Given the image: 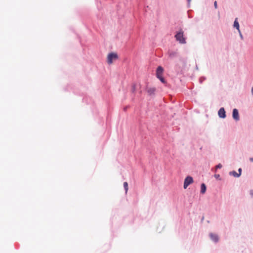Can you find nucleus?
<instances>
[{
	"mask_svg": "<svg viewBox=\"0 0 253 253\" xmlns=\"http://www.w3.org/2000/svg\"><path fill=\"white\" fill-rule=\"evenodd\" d=\"M250 195H251L252 197H253V190H250Z\"/></svg>",
	"mask_w": 253,
	"mask_h": 253,
	"instance_id": "4be33fe9",
	"label": "nucleus"
},
{
	"mask_svg": "<svg viewBox=\"0 0 253 253\" xmlns=\"http://www.w3.org/2000/svg\"><path fill=\"white\" fill-rule=\"evenodd\" d=\"M118 58V55L116 53L111 52L109 53L107 57V62L108 64H112L113 60Z\"/></svg>",
	"mask_w": 253,
	"mask_h": 253,
	"instance_id": "20e7f679",
	"label": "nucleus"
},
{
	"mask_svg": "<svg viewBox=\"0 0 253 253\" xmlns=\"http://www.w3.org/2000/svg\"><path fill=\"white\" fill-rule=\"evenodd\" d=\"M135 90V85L134 84L132 86V91L133 92H134Z\"/></svg>",
	"mask_w": 253,
	"mask_h": 253,
	"instance_id": "aec40b11",
	"label": "nucleus"
},
{
	"mask_svg": "<svg viewBox=\"0 0 253 253\" xmlns=\"http://www.w3.org/2000/svg\"><path fill=\"white\" fill-rule=\"evenodd\" d=\"M232 117L236 121H238L240 120L239 111L237 109H234L232 112Z\"/></svg>",
	"mask_w": 253,
	"mask_h": 253,
	"instance_id": "39448f33",
	"label": "nucleus"
},
{
	"mask_svg": "<svg viewBox=\"0 0 253 253\" xmlns=\"http://www.w3.org/2000/svg\"><path fill=\"white\" fill-rule=\"evenodd\" d=\"M250 161L252 162H253V158H250Z\"/></svg>",
	"mask_w": 253,
	"mask_h": 253,
	"instance_id": "a878e982",
	"label": "nucleus"
},
{
	"mask_svg": "<svg viewBox=\"0 0 253 253\" xmlns=\"http://www.w3.org/2000/svg\"><path fill=\"white\" fill-rule=\"evenodd\" d=\"M209 237L211 240H212L214 243H216L219 241L218 236L216 234L210 233L209 234Z\"/></svg>",
	"mask_w": 253,
	"mask_h": 253,
	"instance_id": "0eeeda50",
	"label": "nucleus"
},
{
	"mask_svg": "<svg viewBox=\"0 0 253 253\" xmlns=\"http://www.w3.org/2000/svg\"><path fill=\"white\" fill-rule=\"evenodd\" d=\"M157 77L159 80H160V79L163 78V77H162V75L157 76Z\"/></svg>",
	"mask_w": 253,
	"mask_h": 253,
	"instance_id": "b1692460",
	"label": "nucleus"
},
{
	"mask_svg": "<svg viewBox=\"0 0 253 253\" xmlns=\"http://www.w3.org/2000/svg\"><path fill=\"white\" fill-rule=\"evenodd\" d=\"M238 174H240V176L241 175V174H242V169L241 168H239L238 169Z\"/></svg>",
	"mask_w": 253,
	"mask_h": 253,
	"instance_id": "a211bd4d",
	"label": "nucleus"
},
{
	"mask_svg": "<svg viewBox=\"0 0 253 253\" xmlns=\"http://www.w3.org/2000/svg\"><path fill=\"white\" fill-rule=\"evenodd\" d=\"M193 179L191 176H187L185 177L184 181L183 188L186 189L187 187L193 182Z\"/></svg>",
	"mask_w": 253,
	"mask_h": 253,
	"instance_id": "f03ea898",
	"label": "nucleus"
},
{
	"mask_svg": "<svg viewBox=\"0 0 253 253\" xmlns=\"http://www.w3.org/2000/svg\"><path fill=\"white\" fill-rule=\"evenodd\" d=\"M155 91V88H148V89H147V92L149 93V94L150 95L154 94Z\"/></svg>",
	"mask_w": 253,
	"mask_h": 253,
	"instance_id": "f8f14e48",
	"label": "nucleus"
},
{
	"mask_svg": "<svg viewBox=\"0 0 253 253\" xmlns=\"http://www.w3.org/2000/svg\"><path fill=\"white\" fill-rule=\"evenodd\" d=\"M161 81V82L163 83H165V80L164 79V78H162V79H160V80Z\"/></svg>",
	"mask_w": 253,
	"mask_h": 253,
	"instance_id": "412c9836",
	"label": "nucleus"
},
{
	"mask_svg": "<svg viewBox=\"0 0 253 253\" xmlns=\"http://www.w3.org/2000/svg\"><path fill=\"white\" fill-rule=\"evenodd\" d=\"M157 77L159 80H160V79L163 78V77H162V75L157 76Z\"/></svg>",
	"mask_w": 253,
	"mask_h": 253,
	"instance_id": "5701e85b",
	"label": "nucleus"
},
{
	"mask_svg": "<svg viewBox=\"0 0 253 253\" xmlns=\"http://www.w3.org/2000/svg\"><path fill=\"white\" fill-rule=\"evenodd\" d=\"M214 8H216V9L217 8V2H216V1H215L214 2Z\"/></svg>",
	"mask_w": 253,
	"mask_h": 253,
	"instance_id": "6ab92c4d",
	"label": "nucleus"
},
{
	"mask_svg": "<svg viewBox=\"0 0 253 253\" xmlns=\"http://www.w3.org/2000/svg\"><path fill=\"white\" fill-rule=\"evenodd\" d=\"M124 188L125 189V191H126V193L127 192V190H128V184L126 182H125L124 183Z\"/></svg>",
	"mask_w": 253,
	"mask_h": 253,
	"instance_id": "ddd939ff",
	"label": "nucleus"
},
{
	"mask_svg": "<svg viewBox=\"0 0 253 253\" xmlns=\"http://www.w3.org/2000/svg\"><path fill=\"white\" fill-rule=\"evenodd\" d=\"M251 93H252V95H253V86H252V89H251Z\"/></svg>",
	"mask_w": 253,
	"mask_h": 253,
	"instance_id": "393cba45",
	"label": "nucleus"
},
{
	"mask_svg": "<svg viewBox=\"0 0 253 253\" xmlns=\"http://www.w3.org/2000/svg\"><path fill=\"white\" fill-rule=\"evenodd\" d=\"M214 177L216 179H220V175L218 174H214Z\"/></svg>",
	"mask_w": 253,
	"mask_h": 253,
	"instance_id": "dca6fc26",
	"label": "nucleus"
},
{
	"mask_svg": "<svg viewBox=\"0 0 253 253\" xmlns=\"http://www.w3.org/2000/svg\"><path fill=\"white\" fill-rule=\"evenodd\" d=\"M238 32H239V36H240V38H241L242 40H243V35H242V33H241V31H238Z\"/></svg>",
	"mask_w": 253,
	"mask_h": 253,
	"instance_id": "f3484780",
	"label": "nucleus"
},
{
	"mask_svg": "<svg viewBox=\"0 0 253 253\" xmlns=\"http://www.w3.org/2000/svg\"><path fill=\"white\" fill-rule=\"evenodd\" d=\"M191 0H187L188 2H190L191 1Z\"/></svg>",
	"mask_w": 253,
	"mask_h": 253,
	"instance_id": "bb28decb",
	"label": "nucleus"
},
{
	"mask_svg": "<svg viewBox=\"0 0 253 253\" xmlns=\"http://www.w3.org/2000/svg\"><path fill=\"white\" fill-rule=\"evenodd\" d=\"M168 55L169 56V57L171 59H173L175 58L179 57V53L177 50H169L168 51Z\"/></svg>",
	"mask_w": 253,
	"mask_h": 253,
	"instance_id": "7ed1b4c3",
	"label": "nucleus"
},
{
	"mask_svg": "<svg viewBox=\"0 0 253 253\" xmlns=\"http://www.w3.org/2000/svg\"><path fill=\"white\" fill-rule=\"evenodd\" d=\"M229 174L231 176H233L235 177H239L240 174H238L236 171L233 170L230 171Z\"/></svg>",
	"mask_w": 253,
	"mask_h": 253,
	"instance_id": "9b49d317",
	"label": "nucleus"
},
{
	"mask_svg": "<svg viewBox=\"0 0 253 253\" xmlns=\"http://www.w3.org/2000/svg\"><path fill=\"white\" fill-rule=\"evenodd\" d=\"M206 77H201V78H200V79H199V83H200V84H202V83H203V82L205 80H206Z\"/></svg>",
	"mask_w": 253,
	"mask_h": 253,
	"instance_id": "4468645a",
	"label": "nucleus"
},
{
	"mask_svg": "<svg viewBox=\"0 0 253 253\" xmlns=\"http://www.w3.org/2000/svg\"><path fill=\"white\" fill-rule=\"evenodd\" d=\"M176 41L178 42L180 44H185L186 43V38L184 37V31L182 29L180 28L178 31L176 32L174 36Z\"/></svg>",
	"mask_w": 253,
	"mask_h": 253,
	"instance_id": "f257e3e1",
	"label": "nucleus"
},
{
	"mask_svg": "<svg viewBox=\"0 0 253 253\" xmlns=\"http://www.w3.org/2000/svg\"><path fill=\"white\" fill-rule=\"evenodd\" d=\"M164 71V69L161 66H159L156 70V75L160 76L162 75Z\"/></svg>",
	"mask_w": 253,
	"mask_h": 253,
	"instance_id": "6e6552de",
	"label": "nucleus"
},
{
	"mask_svg": "<svg viewBox=\"0 0 253 253\" xmlns=\"http://www.w3.org/2000/svg\"><path fill=\"white\" fill-rule=\"evenodd\" d=\"M233 26L235 28H236L238 30V31H240V25H239V23L238 21L237 18H235V19L234 20Z\"/></svg>",
	"mask_w": 253,
	"mask_h": 253,
	"instance_id": "1a4fd4ad",
	"label": "nucleus"
},
{
	"mask_svg": "<svg viewBox=\"0 0 253 253\" xmlns=\"http://www.w3.org/2000/svg\"><path fill=\"white\" fill-rule=\"evenodd\" d=\"M222 167V165L221 164H218L215 167V170L217 169H221V168Z\"/></svg>",
	"mask_w": 253,
	"mask_h": 253,
	"instance_id": "2eb2a0df",
	"label": "nucleus"
},
{
	"mask_svg": "<svg viewBox=\"0 0 253 253\" xmlns=\"http://www.w3.org/2000/svg\"><path fill=\"white\" fill-rule=\"evenodd\" d=\"M218 115L219 118L224 119L226 117V112L223 107H221L218 111Z\"/></svg>",
	"mask_w": 253,
	"mask_h": 253,
	"instance_id": "423d86ee",
	"label": "nucleus"
},
{
	"mask_svg": "<svg viewBox=\"0 0 253 253\" xmlns=\"http://www.w3.org/2000/svg\"><path fill=\"white\" fill-rule=\"evenodd\" d=\"M207 189L206 185L205 183H202L201 185V193L203 194H205Z\"/></svg>",
	"mask_w": 253,
	"mask_h": 253,
	"instance_id": "9d476101",
	"label": "nucleus"
}]
</instances>
